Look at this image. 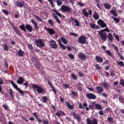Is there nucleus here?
Wrapping results in <instances>:
<instances>
[{
  "mask_svg": "<svg viewBox=\"0 0 124 124\" xmlns=\"http://www.w3.org/2000/svg\"><path fill=\"white\" fill-rule=\"evenodd\" d=\"M45 30L47 31L50 35H54L56 33V31H55V30L53 29V28L46 27Z\"/></svg>",
  "mask_w": 124,
  "mask_h": 124,
  "instance_id": "6e6552de",
  "label": "nucleus"
},
{
  "mask_svg": "<svg viewBox=\"0 0 124 124\" xmlns=\"http://www.w3.org/2000/svg\"><path fill=\"white\" fill-rule=\"evenodd\" d=\"M96 89L99 94H101V93H102L103 92V91H104V90L103 89V88H102L101 86H97Z\"/></svg>",
  "mask_w": 124,
  "mask_h": 124,
  "instance_id": "6ab92c4d",
  "label": "nucleus"
},
{
  "mask_svg": "<svg viewBox=\"0 0 124 124\" xmlns=\"http://www.w3.org/2000/svg\"><path fill=\"white\" fill-rule=\"evenodd\" d=\"M53 17H54V18L55 19V20H56L57 22L59 24H61V20H60V19H59V18H58V17L57 16H54Z\"/></svg>",
  "mask_w": 124,
  "mask_h": 124,
  "instance_id": "de8ad7c7",
  "label": "nucleus"
},
{
  "mask_svg": "<svg viewBox=\"0 0 124 124\" xmlns=\"http://www.w3.org/2000/svg\"><path fill=\"white\" fill-rule=\"evenodd\" d=\"M17 55L18 57H24L25 52L22 50V49H20L19 50H18Z\"/></svg>",
  "mask_w": 124,
  "mask_h": 124,
  "instance_id": "4be33fe9",
  "label": "nucleus"
},
{
  "mask_svg": "<svg viewBox=\"0 0 124 124\" xmlns=\"http://www.w3.org/2000/svg\"><path fill=\"white\" fill-rule=\"evenodd\" d=\"M41 101L43 103H48V102H50V98L46 96H44L42 97Z\"/></svg>",
  "mask_w": 124,
  "mask_h": 124,
  "instance_id": "dca6fc26",
  "label": "nucleus"
},
{
  "mask_svg": "<svg viewBox=\"0 0 124 124\" xmlns=\"http://www.w3.org/2000/svg\"><path fill=\"white\" fill-rule=\"evenodd\" d=\"M113 21H115L116 23L120 22V18L117 17H112Z\"/></svg>",
  "mask_w": 124,
  "mask_h": 124,
  "instance_id": "8fccbe9b",
  "label": "nucleus"
},
{
  "mask_svg": "<svg viewBox=\"0 0 124 124\" xmlns=\"http://www.w3.org/2000/svg\"><path fill=\"white\" fill-rule=\"evenodd\" d=\"M34 17L36 20L39 21V22H42L43 21V20H42L38 16L35 15L34 16Z\"/></svg>",
  "mask_w": 124,
  "mask_h": 124,
  "instance_id": "4c0bfd02",
  "label": "nucleus"
},
{
  "mask_svg": "<svg viewBox=\"0 0 124 124\" xmlns=\"http://www.w3.org/2000/svg\"><path fill=\"white\" fill-rule=\"evenodd\" d=\"M115 71H114V70H111L110 74V76L114 77L115 76Z\"/></svg>",
  "mask_w": 124,
  "mask_h": 124,
  "instance_id": "338daca9",
  "label": "nucleus"
},
{
  "mask_svg": "<svg viewBox=\"0 0 124 124\" xmlns=\"http://www.w3.org/2000/svg\"><path fill=\"white\" fill-rule=\"evenodd\" d=\"M28 47L30 51H32L33 50V46H32V45L31 44H29L28 45Z\"/></svg>",
  "mask_w": 124,
  "mask_h": 124,
  "instance_id": "c03bdc74",
  "label": "nucleus"
},
{
  "mask_svg": "<svg viewBox=\"0 0 124 124\" xmlns=\"http://www.w3.org/2000/svg\"><path fill=\"white\" fill-rule=\"evenodd\" d=\"M82 14L84 15L85 17H89V13L87 11L86 9H83L82 11Z\"/></svg>",
  "mask_w": 124,
  "mask_h": 124,
  "instance_id": "72a5a7b5",
  "label": "nucleus"
},
{
  "mask_svg": "<svg viewBox=\"0 0 124 124\" xmlns=\"http://www.w3.org/2000/svg\"><path fill=\"white\" fill-rule=\"evenodd\" d=\"M25 28L29 32H31V31H32V26H31V24H26Z\"/></svg>",
  "mask_w": 124,
  "mask_h": 124,
  "instance_id": "aec40b11",
  "label": "nucleus"
},
{
  "mask_svg": "<svg viewBox=\"0 0 124 124\" xmlns=\"http://www.w3.org/2000/svg\"><path fill=\"white\" fill-rule=\"evenodd\" d=\"M81 86H83V85L81 84V83H78L77 85V90H78V91L79 92H82V91H83V87H82Z\"/></svg>",
  "mask_w": 124,
  "mask_h": 124,
  "instance_id": "bb28decb",
  "label": "nucleus"
},
{
  "mask_svg": "<svg viewBox=\"0 0 124 124\" xmlns=\"http://www.w3.org/2000/svg\"><path fill=\"white\" fill-rule=\"evenodd\" d=\"M68 56L69 58H70V59H71L72 60H74V55L73 54H69Z\"/></svg>",
  "mask_w": 124,
  "mask_h": 124,
  "instance_id": "13d9d810",
  "label": "nucleus"
},
{
  "mask_svg": "<svg viewBox=\"0 0 124 124\" xmlns=\"http://www.w3.org/2000/svg\"><path fill=\"white\" fill-rule=\"evenodd\" d=\"M98 113L100 116H103L104 115V112H103V110H101L98 112Z\"/></svg>",
  "mask_w": 124,
  "mask_h": 124,
  "instance_id": "680f3d73",
  "label": "nucleus"
},
{
  "mask_svg": "<svg viewBox=\"0 0 124 124\" xmlns=\"http://www.w3.org/2000/svg\"><path fill=\"white\" fill-rule=\"evenodd\" d=\"M51 108H52L53 112H56V111H57V109L56 108V107L54 105H51Z\"/></svg>",
  "mask_w": 124,
  "mask_h": 124,
  "instance_id": "5fc2aeb1",
  "label": "nucleus"
},
{
  "mask_svg": "<svg viewBox=\"0 0 124 124\" xmlns=\"http://www.w3.org/2000/svg\"><path fill=\"white\" fill-rule=\"evenodd\" d=\"M10 92H9L10 96H11L12 98H14V94H13V90L12 89H9Z\"/></svg>",
  "mask_w": 124,
  "mask_h": 124,
  "instance_id": "a19ab883",
  "label": "nucleus"
},
{
  "mask_svg": "<svg viewBox=\"0 0 124 124\" xmlns=\"http://www.w3.org/2000/svg\"><path fill=\"white\" fill-rule=\"evenodd\" d=\"M106 52L108 55V56H109V57H112V52L110 51L109 50H106Z\"/></svg>",
  "mask_w": 124,
  "mask_h": 124,
  "instance_id": "09e8293b",
  "label": "nucleus"
},
{
  "mask_svg": "<svg viewBox=\"0 0 124 124\" xmlns=\"http://www.w3.org/2000/svg\"><path fill=\"white\" fill-rule=\"evenodd\" d=\"M55 115H56V116H57V117H58L59 118H61V116L62 115V114H61V112H60V111H58V112H56V113H55Z\"/></svg>",
  "mask_w": 124,
  "mask_h": 124,
  "instance_id": "052dcab7",
  "label": "nucleus"
},
{
  "mask_svg": "<svg viewBox=\"0 0 124 124\" xmlns=\"http://www.w3.org/2000/svg\"><path fill=\"white\" fill-rule=\"evenodd\" d=\"M86 97H87L88 99H95L96 96L93 93H89L86 94Z\"/></svg>",
  "mask_w": 124,
  "mask_h": 124,
  "instance_id": "4468645a",
  "label": "nucleus"
},
{
  "mask_svg": "<svg viewBox=\"0 0 124 124\" xmlns=\"http://www.w3.org/2000/svg\"><path fill=\"white\" fill-rule=\"evenodd\" d=\"M94 106H95V103L92 102V103H90L89 105V107H86L85 109L86 111H89L90 110V108L91 109V110H93V108H94Z\"/></svg>",
  "mask_w": 124,
  "mask_h": 124,
  "instance_id": "ddd939ff",
  "label": "nucleus"
},
{
  "mask_svg": "<svg viewBox=\"0 0 124 124\" xmlns=\"http://www.w3.org/2000/svg\"><path fill=\"white\" fill-rule=\"evenodd\" d=\"M99 85L104 88H108V83L107 82H101L99 84Z\"/></svg>",
  "mask_w": 124,
  "mask_h": 124,
  "instance_id": "cd10ccee",
  "label": "nucleus"
},
{
  "mask_svg": "<svg viewBox=\"0 0 124 124\" xmlns=\"http://www.w3.org/2000/svg\"><path fill=\"white\" fill-rule=\"evenodd\" d=\"M120 85L124 87V80L123 79H121L120 80Z\"/></svg>",
  "mask_w": 124,
  "mask_h": 124,
  "instance_id": "603ef678",
  "label": "nucleus"
},
{
  "mask_svg": "<svg viewBox=\"0 0 124 124\" xmlns=\"http://www.w3.org/2000/svg\"><path fill=\"white\" fill-rule=\"evenodd\" d=\"M47 83L50 88L53 90L54 93L56 94L57 93V90H56V88H55V87H54V85H53L52 82L50 81V79L48 80Z\"/></svg>",
  "mask_w": 124,
  "mask_h": 124,
  "instance_id": "f8f14e48",
  "label": "nucleus"
},
{
  "mask_svg": "<svg viewBox=\"0 0 124 124\" xmlns=\"http://www.w3.org/2000/svg\"><path fill=\"white\" fill-rule=\"evenodd\" d=\"M49 46L52 49H57L58 48V45L56 41L53 40H51L49 42Z\"/></svg>",
  "mask_w": 124,
  "mask_h": 124,
  "instance_id": "0eeeda50",
  "label": "nucleus"
},
{
  "mask_svg": "<svg viewBox=\"0 0 124 124\" xmlns=\"http://www.w3.org/2000/svg\"><path fill=\"white\" fill-rule=\"evenodd\" d=\"M78 57L80 61H86V59L88 58L86 55H85V53L82 52L78 53Z\"/></svg>",
  "mask_w": 124,
  "mask_h": 124,
  "instance_id": "9b49d317",
  "label": "nucleus"
},
{
  "mask_svg": "<svg viewBox=\"0 0 124 124\" xmlns=\"http://www.w3.org/2000/svg\"><path fill=\"white\" fill-rule=\"evenodd\" d=\"M61 40L64 44H67L68 43L67 41H66V39L64 38V37H62Z\"/></svg>",
  "mask_w": 124,
  "mask_h": 124,
  "instance_id": "ea45409f",
  "label": "nucleus"
},
{
  "mask_svg": "<svg viewBox=\"0 0 124 124\" xmlns=\"http://www.w3.org/2000/svg\"><path fill=\"white\" fill-rule=\"evenodd\" d=\"M95 68L96 69H97V70H100V69H101V67L99 66V64H95Z\"/></svg>",
  "mask_w": 124,
  "mask_h": 124,
  "instance_id": "bf43d9fd",
  "label": "nucleus"
},
{
  "mask_svg": "<svg viewBox=\"0 0 124 124\" xmlns=\"http://www.w3.org/2000/svg\"><path fill=\"white\" fill-rule=\"evenodd\" d=\"M19 29H20L22 31H25V32H27V30L26 29V28L25 25L22 24L21 25H20Z\"/></svg>",
  "mask_w": 124,
  "mask_h": 124,
  "instance_id": "7c9ffc66",
  "label": "nucleus"
},
{
  "mask_svg": "<svg viewBox=\"0 0 124 124\" xmlns=\"http://www.w3.org/2000/svg\"><path fill=\"white\" fill-rule=\"evenodd\" d=\"M110 12L112 15L114 16V17H118V14L117 13V12H116V10H112L110 11Z\"/></svg>",
  "mask_w": 124,
  "mask_h": 124,
  "instance_id": "c85d7f7f",
  "label": "nucleus"
},
{
  "mask_svg": "<svg viewBox=\"0 0 124 124\" xmlns=\"http://www.w3.org/2000/svg\"><path fill=\"white\" fill-rule=\"evenodd\" d=\"M66 121L69 123V122H71V123H72L73 124H74V120H73L71 118L68 117H66Z\"/></svg>",
  "mask_w": 124,
  "mask_h": 124,
  "instance_id": "e433bc0d",
  "label": "nucleus"
},
{
  "mask_svg": "<svg viewBox=\"0 0 124 124\" xmlns=\"http://www.w3.org/2000/svg\"><path fill=\"white\" fill-rule=\"evenodd\" d=\"M95 60L97 62H99L100 63L103 62V58L98 55L95 56Z\"/></svg>",
  "mask_w": 124,
  "mask_h": 124,
  "instance_id": "a211bd4d",
  "label": "nucleus"
},
{
  "mask_svg": "<svg viewBox=\"0 0 124 124\" xmlns=\"http://www.w3.org/2000/svg\"><path fill=\"white\" fill-rule=\"evenodd\" d=\"M60 46L61 48H62V49H63V50H65V49H66V46H64V45L62 44V45H60Z\"/></svg>",
  "mask_w": 124,
  "mask_h": 124,
  "instance_id": "0e129e2a",
  "label": "nucleus"
},
{
  "mask_svg": "<svg viewBox=\"0 0 124 124\" xmlns=\"http://www.w3.org/2000/svg\"><path fill=\"white\" fill-rule=\"evenodd\" d=\"M10 83L12 85L13 87H14V88L16 89V91H17V92H19L21 95H24V91L19 88L18 86H17V85H16V84H15L13 81H11Z\"/></svg>",
  "mask_w": 124,
  "mask_h": 124,
  "instance_id": "7ed1b4c3",
  "label": "nucleus"
},
{
  "mask_svg": "<svg viewBox=\"0 0 124 124\" xmlns=\"http://www.w3.org/2000/svg\"><path fill=\"white\" fill-rule=\"evenodd\" d=\"M118 64H119V65H120V66H124V62H123L122 61L118 62Z\"/></svg>",
  "mask_w": 124,
  "mask_h": 124,
  "instance_id": "4d7b16f0",
  "label": "nucleus"
},
{
  "mask_svg": "<svg viewBox=\"0 0 124 124\" xmlns=\"http://www.w3.org/2000/svg\"><path fill=\"white\" fill-rule=\"evenodd\" d=\"M107 37H108V41H109V42L113 41V35H112V33H108V34Z\"/></svg>",
  "mask_w": 124,
  "mask_h": 124,
  "instance_id": "b1692460",
  "label": "nucleus"
},
{
  "mask_svg": "<svg viewBox=\"0 0 124 124\" xmlns=\"http://www.w3.org/2000/svg\"><path fill=\"white\" fill-rule=\"evenodd\" d=\"M104 6L106 9H111V7H112L111 5L108 3H105Z\"/></svg>",
  "mask_w": 124,
  "mask_h": 124,
  "instance_id": "f704fd0d",
  "label": "nucleus"
},
{
  "mask_svg": "<svg viewBox=\"0 0 124 124\" xmlns=\"http://www.w3.org/2000/svg\"><path fill=\"white\" fill-rule=\"evenodd\" d=\"M35 44L38 47H44L45 46V44H43L41 39L36 40Z\"/></svg>",
  "mask_w": 124,
  "mask_h": 124,
  "instance_id": "1a4fd4ad",
  "label": "nucleus"
},
{
  "mask_svg": "<svg viewBox=\"0 0 124 124\" xmlns=\"http://www.w3.org/2000/svg\"><path fill=\"white\" fill-rule=\"evenodd\" d=\"M16 4L17 5V7H20V8H22L23 6H24V3L20 2L19 1H17L16 2Z\"/></svg>",
  "mask_w": 124,
  "mask_h": 124,
  "instance_id": "a878e982",
  "label": "nucleus"
},
{
  "mask_svg": "<svg viewBox=\"0 0 124 124\" xmlns=\"http://www.w3.org/2000/svg\"><path fill=\"white\" fill-rule=\"evenodd\" d=\"M65 103L67 107H68V109H69L70 110H73V109H74V106L70 105V103L68 101H66Z\"/></svg>",
  "mask_w": 124,
  "mask_h": 124,
  "instance_id": "412c9836",
  "label": "nucleus"
},
{
  "mask_svg": "<svg viewBox=\"0 0 124 124\" xmlns=\"http://www.w3.org/2000/svg\"><path fill=\"white\" fill-rule=\"evenodd\" d=\"M97 24L99 25L101 28H107V24L104 22L102 19H99L97 21Z\"/></svg>",
  "mask_w": 124,
  "mask_h": 124,
  "instance_id": "9d476101",
  "label": "nucleus"
},
{
  "mask_svg": "<svg viewBox=\"0 0 124 124\" xmlns=\"http://www.w3.org/2000/svg\"><path fill=\"white\" fill-rule=\"evenodd\" d=\"M31 22L32 23V25H33V28L34 30L36 31H38V30H39V27H38V25L37 24V23L33 19H31Z\"/></svg>",
  "mask_w": 124,
  "mask_h": 124,
  "instance_id": "2eb2a0df",
  "label": "nucleus"
},
{
  "mask_svg": "<svg viewBox=\"0 0 124 124\" xmlns=\"http://www.w3.org/2000/svg\"><path fill=\"white\" fill-rule=\"evenodd\" d=\"M71 94L73 95V96H74V97H76V96H78V93H77L75 91H72Z\"/></svg>",
  "mask_w": 124,
  "mask_h": 124,
  "instance_id": "79ce46f5",
  "label": "nucleus"
},
{
  "mask_svg": "<svg viewBox=\"0 0 124 124\" xmlns=\"http://www.w3.org/2000/svg\"><path fill=\"white\" fill-rule=\"evenodd\" d=\"M95 108L97 110H102V106L98 104H95Z\"/></svg>",
  "mask_w": 124,
  "mask_h": 124,
  "instance_id": "2f4dec72",
  "label": "nucleus"
},
{
  "mask_svg": "<svg viewBox=\"0 0 124 124\" xmlns=\"http://www.w3.org/2000/svg\"><path fill=\"white\" fill-rule=\"evenodd\" d=\"M34 62L36 67H37V68H39V65H40L39 62H38V61L37 60V61Z\"/></svg>",
  "mask_w": 124,
  "mask_h": 124,
  "instance_id": "a18cd8bd",
  "label": "nucleus"
},
{
  "mask_svg": "<svg viewBox=\"0 0 124 124\" xmlns=\"http://www.w3.org/2000/svg\"><path fill=\"white\" fill-rule=\"evenodd\" d=\"M54 12L56 13V14H57L59 17H62V14L59 13L58 11H54Z\"/></svg>",
  "mask_w": 124,
  "mask_h": 124,
  "instance_id": "69168bd1",
  "label": "nucleus"
},
{
  "mask_svg": "<svg viewBox=\"0 0 124 124\" xmlns=\"http://www.w3.org/2000/svg\"><path fill=\"white\" fill-rule=\"evenodd\" d=\"M115 49H116V52L118 53V57H119L120 58V56H122V54H121L120 52H119V47H115Z\"/></svg>",
  "mask_w": 124,
  "mask_h": 124,
  "instance_id": "3c124183",
  "label": "nucleus"
},
{
  "mask_svg": "<svg viewBox=\"0 0 124 124\" xmlns=\"http://www.w3.org/2000/svg\"><path fill=\"white\" fill-rule=\"evenodd\" d=\"M12 28L14 31H15L16 33L17 34L18 36H22V32L18 30V28L16 27L15 26H12Z\"/></svg>",
  "mask_w": 124,
  "mask_h": 124,
  "instance_id": "f3484780",
  "label": "nucleus"
},
{
  "mask_svg": "<svg viewBox=\"0 0 124 124\" xmlns=\"http://www.w3.org/2000/svg\"><path fill=\"white\" fill-rule=\"evenodd\" d=\"M48 23L50 25V26H54V23H53V21L52 19H49L48 20Z\"/></svg>",
  "mask_w": 124,
  "mask_h": 124,
  "instance_id": "6e6d98bb",
  "label": "nucleus"
},
{
  "mask_svg": "<svg viewBox=\"0 0 124 124\" xmlns=\"http://www.w3.org/2000/svg\"><path fill=\"white\" fill-rule=\"evenodd\" d=\"M3 49L4 51H9V46L7 44H4L3 46Z\"/></svg>",
  "mask_w": 124,
  "mask_h": 124,
  "instance_id": "473e14b6",
  "label": "nucleus"
},
{
  "mask_svg": "<svg viewBox=\"0 0 124 124\" xmlns=\"http://www.w3.org/2000/svg\"><path fill=\"white\" fill-rule=\"evenodd\" d=\"M71 115L73 117L74 119H75V120H76L79 123L81 122L82 118L79 114H77L76 112L72 111Z\"/></svg>",
  "mask_w": 124,
  "mask_h": 124,
  "instance_id": "f03ea898",
  "label": "nucleus"
},
{
  "mask_svg": "<svg viewBox=\"0 0 124 124\" xmlns=\"http://www.w3.org/2000/svg\"><path fill=\"white\" fill-rule=\"evenodd\" d=\"M3 13H4L6 15H8L9 13L6 10H3Z\"/></svg>",
  "mask_w": 124,
  "mask_h": 124,
  "instance_id": "774afa93",
  "label": "nucleus"
},
{
  "mask_svg": "<svg viewBox=\"0 0 124 124\" xmlns=\"http://www.w3.org/2000/svg\"><path fill=\"white\" fill-rule=\"evenodd\" d=\"M74 22L76 23V24H75L76 27H80V23H79V21L78 20L75 19L74 20Z\"/></svg>",
  "mask_w": 124,
  "mask_h": 124,
  "instance_id": "49530a36",
  "label": "nucleus"
},
{
  "mask_svg": "<svg viewBox=\"0 0 124 124\" xmlns=\"http://www.w3.org/2000/svg\"><path fill=\"white\" fill-rule=\"evenodd\" d=\"M93 18L94 19V20H98V19H99V16L98 15V14L95 12L93 15Z\"/></svg>",
  "mask_w": 124,
  "mask_h": 124,
  "instance_id": "c756f323",
  "label": "nucleus"
},
{
  "mask_svg": "<svg viewBox=\"0 0 124 124\" xmlns=\"http://www.w3.org/2000/svg\"><path fill=\"white\" fill-rule=\"evenodd\" d=\"M57 0H48V1L50 4L51 7H52V8H54V7H55V4L54 3L53 1H57Z\"/></svg>",
  "mask_w": 124,
  "mask_h": 124,
  "instance_id": "393cba45",
  "label": "nucleus"
},
{
  "mask_svg": "<svg viewBox=\"0 0 124 124\" xmlns=\"http://www.w3.org/2000/svg\"><path fill=\"white\" fill-rule=\"evenodd\" d=\"M107 121L109 124H113L114 123V120L111 117H108L107 118Z\"/></svg>",
  "mask_w": 124,
  "mask_h": 124,
  "instance_id": "c9c22d12",
  "label": "nucleus"
},
{
  "mask_svg": "<svg viewBox=\"0 0 124 124\" xmlns=\"http://www.w3.org/2000/svg\"><path fill=\"white\" fill-rule=\"evenodd\" d=\"M32 88L33 89H37V92L39 93H43V92H44V89L38 85L33 84L32 85Z\"/></svg>",
  "mask_w": 124,
  "mask_h": 124,
  "instance_id": "20e7f679",
  "label": "nucleus"
},
{
  "mask_svg": "<svg viewBox=\"0 0 124 124\" xmlns=\"http://www.w3.org/2000/svg\"><path fill=\"white\" fill-rule=\"evenodd\" d=\"M86 39H87V37H86V36L82 35L78 37V43H80V44H86Z\"/></svg>",
  "mask_w": 124,
  "mask_h": 124,
  "instance_id": "39448f33",
  "label": "nucleus"
},
{
  "mask_svg": "<svg viewBox=\"0 0 124 124\" xmlns=\"http://www.w3.org/2000/svg\"><path fill=\"white\" fill-rule=\"evenodd\" d=\"M101 31H107V32H110V30L108 28H106L102 30Z\"/></svg>",
  "mask_w": 124,
  "mask_h": 124,
  "instance_id": "e2e57ef3",
  "label": "nucleus"
},
{
  "mask_svg": "<svg viewBox=\"0 0 124 124\" xmlns=\"http://www.w3.org/2000/svg\"><path fill=\"white\" fill-rule=\"evenodd\" d=\"M71 76L73 80H75V81H77V79H78V78H77V76H76L74 74H71Z\"/></svg>",
  "mask_w": 124,
  "mask_h": 124,
  "instance_id": "58836bf2",
  "label": "nucleus"
},
{
  "mask_svg": "<svg viewBox=\"0 0 124 124\" xmlns=\"http://www.w3.org/2000/svg\"><path fill=\"white\" fill-rule=\"evenodd\" d=\"M77 3L81 7H83V6H85V4H84V3H83V2H82V1H81V2H78Z\"/></svg>",
  "mask_w": 124,
  "mask_h": 124,
  "instance_id": "864d4df0",
  "label": "nucleus"
},
{
  "mask_svg": "<svg viewBox=\"0 0 124 124\" xmlns=\"http://www.w3.org/2000/svg\"><path fill=\"white\" fill-rule=\"evenodd\" d=\"M98 34L102 40H103V41H106L107 40V34H106L105 31L101 30L98 32Z\"/></svg>",
  "mask_w": 124,
  "mask_h": 124,
  "instance_id": "f257e3e1",
  "label": "nucleus"
},
{
  "mask_svg": "<svg viewBox=\"0 0 124 124\" xmlns=\"http://www.w3.org/2000/svg\"><path fill=\"white\" fill-rule=\"evenodd\" d=\"M16 82L19 85H22L24 83V78L22 77H19Z\"/></svg>",
  "mask_w": 124,
  "mask_h": 124,
  "instance_id": "5701e85b",
  "label": "nucleus"
},
{
  "mask_svg": "<svg viewBox=\"0 0 124 124\" xmlns=\"http://www.w3.org/2000/svg\"><path fill=\"white\" fill-rule=\"evenodd\" d=\"M61 10L62 12H67L68 13L71 12V9L65 5L61 6Z\"/></svg>",
  "mask_w": 124,
  "mask_h": 124,
  "instance_id": "423d86ee",
  "label": "nucleus"
},
{
  "mask_svg": "<svg viewBox=\"0 0 124 124\" xmlns=\"http://www.w3.org/2000/svg\"><path fill=\"white\" fill-rule=\"evenodd\" d=\"M90 26L91 28V29H93V30H94V29H95V24L93 23H91L90 24Z\"/></svg>",
  "mask_w": 124,
  "mask_h": 124,
  "instance_id": "37998d69",
  "label": "nucleus"
}]
</instances>
